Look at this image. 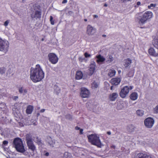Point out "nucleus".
I'll use <instances>...</instances> for the list:
<instances>
[{
    "instance_id": "nucleus-1",
    "label": "nucleus",
    "mask_w": 158,
    "mask_h": 158,
    "mask_svg": "<svg viewBox=\"0 0 158 158\" xmlns=\"http://www.w3.org/2000/svg\"><path fill=\"white\" fill-rule=\"evenodd\" d=\"M44 73L40 65L37 64L35 69L31 68L30 71V78L34 82L41 81L44 77Z\"/></svg>"
},
{
    "instance_id": "nucleus-2",
    "label": "nucleus",
    "mask_w": 158,
    "mask_h": 158,
    "mask_svg": "<svg viewBox=\"0 0 158 158\" xmlns=\"http://www.w3.org/2000/svg\"><path fill=\"white\" fill-rule=\"evenodd\" d=\"M153 17V13L151 11H147L143 14L139 13L136 19L138 23L140 25H143L149 21Z\"/></svg>"
},
{
    "instance_id": "nucleus-3",
    "label": "nucleus",
    "mask_w": 158,
    "mask_h": 158,
    "mask_svg": "<svg viewBox=\"0 0 158 158\" xmlns=\"http://www.w3.org/2000/svg\"><path fill=\"white\" fill-rule=\"evenodd\" d=\"M89 141L91 144L97 146L98 147H101L102 143L99 139V137L96 134H91L87 136Z\"/></svg>"
},
{
    "instance_id": "nucleus-4",
    "label": "nucleus",
    "mask_w": 158,
    "mask_h": 158,
    "mask_svg": "<svg viewBox=\"0 0 158 158\" xmlns=\"http://www.w3.org/2000/svg\"><path fill=\"white\" fill-rule=\"evenodd\" d=\"M13 144L18 152L23 153L25 151L23 142L20 138H15L13 141Z\"/></svg>"
},
{
    "instance_id": "nucleus-5",
    "label": "nucleus",
    "mask_w": 158,
    "mask_h": 158,
    "mask_svg": "<svg viewBox=\"0 0 158 158\" xmlns=\"http://www.w3.org/2000/svg\"><path fill=\"white\" fill-rule=\"evenodd\" d=\"M26 140L28 148L34 152L36 150V147L34 144L32 136L30 135H27L26 137Z\"/></svg>"
},
{
    "instance_id": "nucleus-6",
    "label": "nucleus",
    "mask_w": 158,
    "mask_h": 158,
    "mask_svg": "<svg viewBox=\"0 0 158 158\" xmlns=\"http://www.w3.org/2000/svg\"><path fill=\"white\" fill-rule=\"evenodd\" d=\"M133 88L131 86H124L121 89L119 93L120 97L123 98H125L128 94L130 90Z\"/></svg>"
},
{
    "instance_id": "nucleus-7",
    "label": "nucleus",
    "mask_w": 158,
    "mask_h": 158,
    "mask_svg": "<svg viewBox=\"0 0 158 158\" xmlns=\"http://www.w3.org/2000/svg\"><path fill=\"white\" fill-rule=\"evenodd\" d=\"M154 123V120L151 117H148L145 119L144 121V124L148 128H151Z\"/></svg>"
},
{
    "instance_id": "nucleus-8",
    "label": "nucleus",
    "mask_w": 158,
    "mask_h": 158,
    "mask_svg": "<svg viewBox=\"0 0 158 158\" xmlns=\"http://www.w3.org/2000/svg\"><path fill=\"white\" fill-rule=\"evenodd\" d=\"M49 60L52 64H55L58 61V58L56 55L54 53H50L48 56Z\"/></svg>"
},
{
    "instance_id": "nucleus-9",
    "label": "nucleus",
    "mask_w": 158,
    "mask_h": 158,
    "mask_svg": "<svg viewBox=\"0 0 158 158\" xmlns=\"http://www.w3.org/2000/svg\"><path fill=\"white\" fill-rule=\"evenodd\" d=\"M89 91L86 88L82 87L81 89L80 95L83 98H88L89 95Z\"/></svg>"
},
{
    "instance_id": "nucleus-10",
    "label": "nucleus",
    "mask_w": 158,
    "mask_h": 158,
    "mask_svg": "<svg viewBox=\"0 0 158 158\" xmlns=\"http://www.w3.org/2000/svg\"><path fill=\"white\" fill-rule=\"evenodd\" d=\"M135 158H152L151 156L145 152H140L135 155Z\"/></svg>"
},
{
    "instance_id": "nucleus-11",
    "label": "nucleus",
    "mask_w": 158,
    "mask_h": 158,
    "mask_svg": "<svg viewBox=\"0 0 158 158\" xmlns=\"http://www.w3.org/2000/svg\"><path fill=\"white\" fill-rule=\"evenodd\" d=\"M121 79L118 77L112 78L110 81V82L113 85H118L120 82Z\"/></svg>"
},
{
    "instance_id": "nucleus-12",
    "label": "nucleus",
    "mask_w": 158,
    "mask_h": 158,
    "mask_svg": "<svg viewBox=\"0 0 158 158\" xmlns=\"http://www.w3.org/2000/svg\"><path fill=\"white\" fill-rule=\"evenodd\" d=\"M87 28L86 32L89 35H93L95 32V29L90 25H88Z\"/></svg>"
},
{
    "instance_id": "nucleus-13",
    "label": "nucleus",
    "mask_w": 158,
    "mask_h": 158,
    "mask_svg": "<svg viewBox=\"0 0 158 158\" xmlns=\"http://www.w3.org/2000/svg\"><path fill=\"white\" fill-rule=\"evenodd\" d=\"M124 66L126 69L129 68L132 63V60L129 58L125 59L124 60Z\"/></svg>"
},
{
    "instance_id": "nucleus-14",
    "label": "nucleus",
    "mask_w": 158,
    "mask_h": 158,
    "mask_svg": "<svg viewBox=\"0 0 158 158\" xmlns=\"http://www.w3.org/2000/svg\"><path fill=\"white\" fill-rule=\"evenodd\" d=\"M96 67V64L95 63L91 64L90 65V67L89 68V73L90 75H92L94 73Z\"/></svg>"
},
{
    "instance_id": "nucleus-15",
    "label": "nucleus",
    "mask_w": 158,
    "mask_h": 158,
    "mask_svg": "<svg viewBox=\"0 0 158 158\" xmlns=\"http://www.w3.org/2000/svg\"><path fill=\"white\" fill-rule=\"evenodd\" d=\"M41 12L40 10H36L34 14L33 13L31 15V17L32 19L34 18H40L41 16Z\"/></svg>"
},
{
    "instance_id": "nucleus-16",
    "label": "nucleus",
    "mask_w": 158,
    "mask_h": 158,
    "mask_svg": "<svg viewBox=\"0 0 158 158\" xmlns=\"http://www.w3.org/2000/svg\"><path fill=\"white\" fill-rule=\"evenodd\" d=\"M118 96V94L116 93H113L110 94L109 96V99L112 101H115Z\"/></svg>"
},
{
    "instance_id": "nucleus-17",
    "label": "nucleus",
    "mask_w": 158,
    "mask_h": 158,
    "mask_svg": "<svg viewBox=\"0 0 158 158\" xmlns=\"http://www.w3.org/2000/svg\"><path fill=\"white\" fill-rule=\"evenodd\" d=\"M96 58L97 59L96 60V62L98 64H99L100 63L103 62L105 60V58L100 54L97 55Z\"/></svg>"
},
{
    "instance_id": "nucleus-18",
    "label": "nucleus",
    "mask_w": 158,
    "mask_h": 158,
    "mask_svg": "<svg viewBox=\"0 0 158 158\" xmlns=\"http://www.w3.org/2000/svg\"><path fill=\"white\" fill-rule=\"evenodd\" d=\"M34 109V107L32 106L29 105L27 106L26 112L27 114H31Z\"/></svg>"
},
{
    "instance_id": "nucleus-19",
    "label": "nucleus",
    "mask_w": 158,
    "mask_h": 158,
    "mask_svg": "<svg viewBox=\"0 0 158 158\" xmlns=\"http://www.w3.org/2000/svg\"><path fill=\"white\" fill-rule=\"evenodd\" d=\"M138 97V94L136 92H133L132 93L130 96V98L132 100H136Z\"/></svg>"
},
{
    "instance_id": "nucleus-20",
    "label": "nucleus",
    "mask_w": 158,
    "mask_h": 158,
    "mask_svg": "<svg viewBox=\"0 0 158 158\" xmlns=\"http://www.w3.org/2000/svg\"><path fill=\"white\" fill-rule=\"evenodd\" d=\"M83 77V73L81 71H77L76 74L75 78L76 79L80 80Z\"/></svg>"
},
{
    "instance_id": "nucleus-21",
    "label": "nucleus",
    "mask_w": 158,
    "mask_h": 158,
    "mask_svg": "<svg viewBox=\"0 0 158 158\" xmlns=\"http://www.w3.org/2000/svg\"><path fill=\"white\" fill-rule=\"evenodd\" d=\"M135 127L132 124L129 125L127 127V131L130 132H131L134 131L135 129Z\"/></svg>"
},
{
    "instance_id": "nucleus-22",
    "label": "nucleus",
    "mask_w": 158,
    "mask_h": 158,
    "mask_svg": "<svg viewBox=\"0 0 158 158\" xmlns=\"http://www.w3.org/2000/svg\"><path fill=\"white\" fill-rule=\"evenodd\" d=\"M115 73L116 71L114 70L110 69L108 73V75L110 77H112L115 75Z\"/></svg>"
},
{
    "instance_id": "nucleus-23",
    "label": "nucleus",
    "mask_w": 158,
    "mask_h": 158,
    "mask_svg": "<svg viewBox=\"0 0 158 158\" xmlns=\"http://www.w3.org/2000/svg\"><path fill=\"white\" fill-rule=\"evenodd\" d=\"M136 114L137 115L142 116L144 114V111L142 110H138L136 111Z\"/></svg>"
},
{
    "instance_id": "nucleus-24",
    "label": "nucleus",
    "mask_w": 158,
    "mask_h": 158,
    "mask_svg": "<svg viewBox=\"0 0 158 158\" xmlns=\"http://www.w3.org/2000/svg\"><path fill=\"white\" fill-rule=\"evenodd\" d=\"M19 91L20 93H23V94H25L27 92V89H23V88L22 87L20 88L19 89Z\"/></svg>"
},
{
    "instance_id": "nucleus-25",
    "label": "nucleus",
    "mask_w": 158,
    "mask_h": 158,
    "mask_svg": "<svg viewBox=\"0 0 158 158\" xmlns=\"http://www.w3.org/2000/svg\"><path fill=\"white\" fill-rule=\"evenodd\" d=\"M98 85L97 84V83H96L95 81H94L91 84V87L93 89L97 88L98 87Z\"/></svg>"
},
{
    "instance_id": "nucleus-26",
    "label": "nucleus",
    "mask_w": 158,
    "mask_h": 158,
    "mask_svg": "<svg viewBox=\"0 0 158 158\" xmlns=\"http://www.w3.org/2000/svg\"><path fill=\"white\" fill-rule=\"evenodd\" d=\"M108 60L107 61V62H108L109 63H110L113 60V57L111 55H108Z\"/></svg>"
},
{
    "instance_id": "nucleus-27",
    "label": "nucleus",
    "mask_w": 158,
    "mask_h": 158,
    "mask_svg": "<svg viewBox=\"0 0 158 158\" xmlns=\"http://www.w3.org/2000/svg\"><path fill=\"white\" fill-rule=\"evenodd\" d=\"M6 71V69L4 67L0 68V73L3 74Z\"/></svg>"
},
{
    "instance_id": "nucleus-28",
    "label": "nucleus",
    "mask_w": 158,
    "mask_h": 158,
    "mask_svg": "<svg viewBox=\"0 0 158 158\" xmlns=\"http://www.w3.org/2000/svg\"><path fill=\"white\" fill-rule=\"evenodd\" d=\"M153 113L154 114L158 113V105L156 106V107L153 109Z\"/></svg>"
},
{
    "instance_id": "nucleus-29",
    "label": "nucleus",
    "mask_w": 158,
    "mask_h": 158,
    "mask_svg": "<svg viewBox=\"0 0 158 158\" xmlns=\"http://www.w3.org/2000/svg\"><path fill=\"white\" fill-rule=\"evenodd\" d=\"M51 24L52 25H53L54 24V21L53 20V18L52 16H50V19Z\"/></svg>"
},
{
    "instance_id": "nucleus-30",
    "label": "nucleus",
    "mask_w": 158,
    "mask_h": 158,
    "mask_svg": "<svg viewBox=\"0 0 158 158\" xmlns=\"http://www.w3.org/2000/svg\"><path fill=\"white\" fill-rule=\"evenodd\" d=\"M66 119H72V116L70 114H67L65 116Z\"/></svg>"
},
{
    "instance_id": "nucleus-31",
    "label": "nucleus",
    "mask_w": 158,
    "mask_h": 158,
    "mask_svg": "<svg viewBox=\"0 0 158 158\" xmlns=\"http://www.w3.org/2000/svg\"><path fill=\"white\" fill-rule=\"evenodd\" d=\"M156 6V4L151 3L150 5L148 6V9H151L152 7L153 8L155 7Z\"/></svg>"
},
{
    "instance_id": "nucleus-32",
    "label": "nucleus",
    "mask_w": 158,
    "mask_h": 158,
    "mask_svg": "<svg viewBox=\"0 0 158 158\" xmlns=\"http://www.w3.org/2000/svg\"><path fill=\"white\" fill-rule=\"evenodd\" d=\"M141 5V2H138L136 3V5L134 6L135 8L138 7L139 6Z\"/></svg>"
},
{
    "instance_id": "nucleus-33",
    "label": "nucleus",
    "mask_w": 158,
    "mask_h": 158,
    "mask_svg": "<svg viewBox=\"0 0 158 158\" xmlns=\"http://www.w3.org/2000/svg\"><path fill=\"white\" fill-rule=\"evenodd\" d=\"M84 56L86 58L90 57L91 56V55L88 54L87 52H86L84 53Z\"/></svg>"
},
{
    "instance_id": "nucleus-34",
    "label": "nucleus",
    "mask_w": 158,
    "mask_h": 158,
    "mask_svg": "<svg viewBox=\"0 0 158 158\" xmlns=\"http://www.w3.org/2000/svg\"><path fill=\"white\" fill-rule=\"evenodd\" d=\"M8 142L6 140H4L3 142L2 145H7L8 144Z\"/></svg>"
},
{
    "instance_id": "nucleus-35",
    "label": "nucleus",
    "mask_w": 158,
    "mask_h": 158,
    "mask_svg": "<svg viewBox=\"0 0 158 158\" xmlns=\"http://www.w3.org/2000/svg\"><path fill=\"white\" fill-rule=\"evenodd\" d=\"M9 22L8 20L6 21L4 23V25L5 26H7L8 25Z\"/></svg>"
},
{
    "instance_id": "nucleus-36",
    "label": "nucleus",
    "mask_w": 158,
    "mask_h": 158,
    "mask_svg": "<svg viewBox=\"0 0 158 158\" xmlns=\"http://www.w3.org/2000/svg\"><path fill=\"white\" fill-rule=\"evenodd\" d=\"M80 134H83V129H80Z\"/></svg>"
},
{
    "instance_id": "nucleus-37",
    "label": "nucleus",
    "mask_w": 158,
    "mask_h": 158,
    "mask_svg": "<svg viewBox=\"0 0 158 158\" xmlns=\"http://www.w3.org/2000/svg\"><path fill=\"white\" fill-rule=\"evenodd\" d=\"M67 2V0H63V1L62 2V4H65Z\"/></svg>"
},
{
    "instance_id": "nucleus-38",
    "label": "nucleus",
    "mask_w": 158,
    "mask_h": 158,
    "mask_svg": "<svg viewBox=\"0 0 158 158\" xmlns=\"http://www.w3.org/2000/svg\"><path fill=\"white\" fill-rule=\"evenodd\" d=\"M80 128L78 127V126H76L75 127V129L76 130H80Z\"/></svg>"
},
{
    "instance_id": "nucleus-39",
    "label": "nucleus",
    "mask_w": 158,
    "mask_h": 158,
    "mask_svg": "<svg viewBox=\"0 0 158 158\" xmlns=\"http://www.w3.org/2000/svg\"><path fill=\"white\" fill-rule=\"evenodd\" d=\"M45 111V109H42L40 110V112L41 113H43V112H44Z\"/></svg>"
},
{
    "instance_id": "nucleus-40",
    "label": "nucleus",
    "mask_w": 158,
    "mask_h": 158,
    "mask_svg": "<svg viewBox=\"0 0 158 158\" xmlns=\"http://www.w3.org/2000/svg\"><path fill=\"white\" fill-rule=\"evenodd\" d=\"M44 155L46 156H48L49 155V153L48 152H46Z\"/></svg>"
},
{
    "instance_id": "nucleus-41",
    "label": "nucleus",
    "mask_w": 158,
    "mask_h": 158,
    "mask_svg": "<svg viewBox=\"0 0 158 158\" xmlns=\"http://www.w3.org/2000/svg\"><path fill=\"white\" fill-rule=\"evenodd\" d=\"M107 134L108 135H110L111 134V132L110 131H107Z\"/></svg>"
},
{
    "instance_id": "nucleus-42",
    "label": "nucleus",
    "mask_w": 158,
    "mask_h": 158,
    "mask_svg": "<svg viewBox=\"0 0 158 158\" xmlns=\"http://www.w3.org/2000/svg\"><path fill=\"white\" fill-rule=\"evenodd\" d=\"M18 98V96H15L14 98V99L15 100H16Z\"/></svg>"
},
{
    "instance_id": "nucleus-43",
    "label": "nucleus",
    "mask_w": 158,
    "mask_h": 158,
    "mask_svg": "<svg viewBox=\"0 0 158 158\" xmlns=\"http://www.w3.org/2000/svg\"><path fill=\"white\" fill-rule=\"evenodd\" d=\"M94 18H97L98 17V16L97 15H94L93 16Z\"/></svg>"
},
{
    "instance_id": "nucleus-44",
    "label": "nucleus",
    "mask_w": 158,
    "mask_h": 158,
    "mask_svg": "<svg viewBox=\"0 0 158 158\" xmlns=\"http://www.w3.org/2000/svg\"><path fill=\"white\" fill-rule=\"evenodd\" d=\"M104 6L105 7H106L107 6V5L106 3H105L104 4Z\"/></svg>"
},
{
    "instance_id": "nucleus-45",
    "label": "nucleus",
    "mask_w": 158,
    "mask_h": 158,
    "mask_svg": "<svg viewBox=\"0 0 158 158\" xmlns=\"http://www.w3.org/2000/svg\"><path fill=\"white\" fill-rule=\"evenodd\" d=\"M110 89L111 90H112L113 89V86H111Z\"/></svg>"
},
{
    "instance_id": "nucleus-46",
    "label": "nucleus",
    "mask_w": 158,
    "mask_h": 158,
    "mask_svg": "<svg viewBox=\"0 0 158 158\" xmlns=\"http://www.w3.org/2000/svg\"><path fill=\"white\" fill-rule=\"evenodd\" d=\"M102 36L103 37H106V35H102Z\"/></svg>"
},
{
    "instance_id": "nucleus-47",
    "label": "nucleus",
    "mask_w": 158,
    "mask_h": 158,
    "mask_svg": "<svg viewBox=\"0 0 158 158\" xmlns=\"http://www.w3.org/2000/svg\"><path fill=\"white\" fill-rule=\"evenodd\" d=\"M40 115V114L39 113H38L37 114V117L39 116V115Z\"/></svg>"
},
{
    "instance_id": "nucleus-48",
    "label": "nucleus",
    "mask_w": 158,
    "mask_h": 158,
    "mask_svg": "<svg viewBox=\"0 0 158 158\" xmlns=\"http://www.w3.org/2000/svg\"><path fill=\"white\" fill-rule=\"evenodd\" d=\"M20 2H24V0H21V1H20Z\"/></svg>"
},
{
    "instance_id": "nucleus-49",
    "label": "nucleus",
    "mask_w": 158,
    "mask_h": 158,
    "mask_svg": "<svg viewBox=\"0 0 158 158\" xmlns=\"http://www.w3.org/2000/svg\"><path fill=\"white\" fill-rule=\"evenodd\" d=\"M84 21L85 22H86L87 21V20L86 19H85L84 20Z\"/></svg>"
},
{
    "instance_id": "nucleus-50",
    "label": "nucleus",
    "mask_w": 158,
    "mask_h": 158,
    "mask_svg": "<svg viewBox=\"0 0 158 158\" xmlns=\"http://www.w3.org/2000/svg\"><path fill=\"white\" fill-rule=\"evenodd\" d=\"M111 147L114 148H115V146H111Z\"/></svg>"
},
{
    "instance_id": "nucleus-51",
    "label": "nucleus",
    "mask_w": 158,
    "mask_h": 158,
    "mask_svg": "<svg viewBox=\"0 0 158 158\" xmlns=\"http://www.w3.org/2000/svg\"><path fill=\"white\" fill-rule=\"evenodd\" d=\"M88 104V103H86V106H87Z\"/></svg>"
},
{
    "instance_id": "nucleus-52",
    "label": "nucleus",
    "mask_w": 158,
    "mask_h": 158,
    "mask_svg": "<svg viewBox=\"0 0 158 158\" xmlns=\"http://www.w3.org/2000/svg\"><path fill=\"white\" fill-rule=\"evenodd\" d=\"M42 40L43 41L44 40V39H43Z\"/></svg>"
}]
</instances>
